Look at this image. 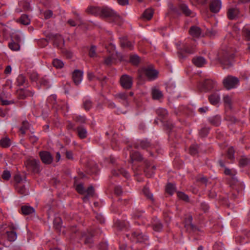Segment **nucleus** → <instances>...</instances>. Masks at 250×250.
<instances>
[{
    "label": "nucleus",
    "instance_id": "1",
    "mask_svg": "<svg viewBox=\"0 0 250 250\" xmlns=\"http://www.w3.org/2000/svg\"><path fill=\"white\" fill-rule=\"evenodd\" d=\"M100 17L102 18H108L111 21L117 24H121L122 23L121 17L108 7L101 8Z\"/></svg>",
    "mask_w": 250,
    "mask_h": 250
},
{
    "label": "nucleus",
    "instance_id": "2",
    "mask_svg": "<svg viewBox=\"0 0 250 250\" xmlns=\"http://www.w3.org/2000/svg\"><path fill=\"white\" fill-rule=\"evenodd\" d=\"M25 165L28 170L34 173H38L41 170L40 162L38 159L30 157L26 161Z\"/></svg>",
    "mask_w": 250,
    "mask_h": 250
},
{
    "label": "nucleus",
    "instance_id": "3",
    "mask_svg": "<svg viewBox=\"0 0 250 250\" xmlns=\"http://www.w3.org/2000/svg\"><path fill=\"white\" fill-rule=\"evenodd\" d=\"M131 241L139 244H146L148 237L140 230H136L132 232L130 238Z\"/></svg>",
    "mask_w": 250,
    "mask_h": 250
},
{
    "label": "nucleus",
    "instance_id": "4",
    "mask_svg": "<svg viewBox=\"0 0 250 250\" xmlns=\"http://www.w3.org/2000/svg\"><path fill=\"white\" fill-rule=\"evenodd\" d=\"M224 86L228 90L236 87L239 84V80L236 77L229 75L225 78L223 81Z\"/></svg>",
    "mask_w": 250,
    "mask_h": 250
},
{
    "label": "nucleus",
    "instance_id": "5",
    "mask_svg": "<svg viewBox=\"0 0 250 250\" xmlns=\"http://www.w3.org/2000/svg\"><path fill=\"white\" fill-rule=\"evenodd\" d=\"M141 73H142L149 80H153L158 77V72L154 69L152 66L144 67L139 70Z\"/></svg>",
    "mask_w": 250,
    "mask_h": 250
},
{
    "label": "nucleus",
    "instance_id": "6",
    "mask_svg": "<svg viewBox=\"0 0 250 250\" xmlns=\"http://www.w3.org/2000/svg\"><path fill=\"white\" fill-rule=\"evenodd\" d=\"M192 217L191 215H188L185 219V227L190 232H193L198 233L200 231V229L196 226L194 225L192 223Z\"/></svg>",
    "mask_w": 250,
    "mask_h": 250
},
{
    "label": "nucleus",
    "instance_id": "7",
    "mask_svg": "<svg viewBox=\"0 0 250 250\" xmlns=\"http://www.w3.org/2000/svg\"><path fill=\"white\" fill-rule=\"evenodd\" d=\"M120 83L124 89H129L132 86L133 78L129 75L125 74L121 77Z\"/></svg>",
    "mask_w": 250,
    "mask_h": 250
},
{
    "label": "nucleus",
    "instance_id": "8",
    "mask_svg": "<svg viewBox=\"0 0 250 250\" xmlns=\"http://www.w3.org/2000/svg\"><path fill=\"white\" fill-rule=\"evenodd\" d=\"M233 58L232 54H229L227 52L224 53L223 56L219 59L220 62L224 68L229 67L231 65Z\"/></svg>",
    "mask_w": 250,
    "mask_h": 250
},
{
    "label": "nucleus",
    "instance_id": "9",
    "mask_svg": "<svg viewBox=\"0 0 250 250\" xmlns=\"http://www.w3.org/2000/svg\"><path fill=\"white\" fill-rule=\"evenodd\" d=\"M133 146L136 149L142 148L143 149H146L148 150L149 149L152 148L153 145L151 144L150 143L146 140L138 141L133 144Z\"/></svg>",
    "mask_w": 250,
    "mask_h": 250
},
{
    "label": "nucleus",
    "instance_id": "10",
    "mask_svg": "<svg viewBox=\"0 0 250 250\" xmlns=\"http://www.w3.org/2000/svg\"><path fill=\"white\" fill-rule=\"evenodd\" d=\"M39 155L42 161L45 164H50L53 161V157L48 151H41Z\"/></svg>",
    "mask_w": 250,
    "mask_h": 250
},
{
    "label": "nucleus",
    "instance_id": "11",
    "mask_svg": "<svg viewBox=\"0 0 250 250\" xmlns=\"http://www.w3.org/2000/svg\"><path fill=\"white\" fill-rule=\"evenodd\" d=\"M33 93L25 88L17 89V98L19 99H24L28 96H32Z\"/></svg>",
    "mask_w": 250,
    "mask_h": 250
},
{
    "label": "nucleus",
    "instance_id": "12",
    "mask_svg": "<svg viewBox=\"0 0 250 250\" xmlns=\"http://www.w3.org/2000/svg\"><path fill=\"white\" fill-rule=\"evenodd\" d=\"M217 83L212 79H206L203 83V87L205 91H209L215 88Z\"/></svg>",
    "mask_w": 250,
    "mask_h": 250
},
{
    "label": "nucleus",
    "instance_id": "13",
    "mask_svg": "<svg viewBox=\"0 0 250 250\" xmlns=\"http://www.w3.org/2000/svg\"><path fill=\"white\" fill-rule=\"evenodd\" d=\"M83 72L79 70H75L72 73V79L76 85H78L83 79Z\"/></svg>",
    "mask_w": 250,
    "mask_h": 250
},
{
    "label": "nucleus",
    "instance_id": "14",
    "mask_svg": "<svg viewBox=\"0 0 250 250\" xmlns=\"http://www.w3.org/2000/svg\"><path fill=\"white\" fill-rule=\"evenodd\" d=\"M239 10L237 8H231L228 9L227 17L229 20H233L238 18Z\"/></svg>",
    "mask_w": 250,
    "mask_h": 250
},
{
    "label": "nucleus",
    "instance_id": "15",
    "mask_svg": "<svg viewBox=\"0 0 250 250\" xmlns=\"http://www.w3.org/2000/svg\"><path fill=\"white\" fill-rule=\"evenodd\" d=\"M221 7V1L220 0H213L210 3L209 8L213 13L218 12Z\"/></svg>",
    "mask_w": 250,
    "mask_h": 250
},
{
    "label": "nucleus",
    "instance_id": "16",
    "mask_svg": "<svg viewBox=\"0 0 250 250\" xmlns=\"http://www.w3.org/2000/svg\"><path fill=\"white\" fill-rule=\"evenodd\" d=\"M145 168L144 170V172H145L146 175L147 177H150L154 174V170L156 169L155 166H153L151 167V169H150V162L146 160L145 161Z\"/></svg>",
    "mask_w": 250,
    "mask_h": 250
},
{
    "label": "nucleus",
    "instance_id": "17",
    "mask_svg": "<svg viewBox=\"0 0 250 250\" xmlns=\"http://www.w3.org/2000/svg\"><path fill=\"white\" fill-rule=\"evenodd\" d=\"M94 235L93 231H88L87 233H83L80 237L84 238V243L85 245H90L93 242L92 237Z\"/></svg>",
    "mask_w": 250,
    "mask_h": 250
},
{
    "label": "nucleus",
    "instance_id": "18",
    "mask_svg": "<svg viewBox=\"0 0 250 250\" xmlns=\"http://www.w3.org/2000/svg\"><path fill=\"white\" fill-rule=\"evenodd\" d=\"M111 172L112 175L114 176L122 175L126 178H128L129 177L128 172L122 167H117L116 169L112 170Z\"/></svg>",
    "mask_w": 250,
    "mask_h": 250
},
{
    "label": "nucleus",
    "instance_id": "19",
    "mask_svg": "<svg viewBox=\"0 0 250 250\" xmlns=\"http://www.w3.org/2000/svg\"><path fill=\"white\" fill-rule=\"evenodd\" d=\"M192 62L197 67H202L206 63L205 59L201 56L195 57L192 59Z\"/></svg>",
    "mask_w": 250,
    "mask_h": 250
},
{
    "label": "nucleus",
    "instance_id": "20",
    "mask_svg": "<svg viewBox=\"0 0 250 250\" xmlns=\"http://www.w3.org/2000/svg\"><path fill=\"white\" fill-rule=\"evenodd\" d=\"M189 33L193 38H199L201 34V29L198 26H193L190 28Z\"/></svg>",
    "mask_w": 250,
    "mask_h": 250
},
{
    "label": "nucleus",
    "instance_id": "21",
    "mask_svg": "<svg viewBox=\"0 0 250 250\" xmlns=\"http://www.w3.org/2000/svg\"><path fill=\"white\" fill-rule=\"evenodd\" d=\"M54 45L58 48H62L64 43L63 38L61 35H55L53 39Z\"/></svg>",
    "mask_w": 250,
    "mask_h": 250
},
{
    "label": "nucleus",
    "instance_id": "22",
    "mask_svg": "<svg viewBox=\"0 0 250 250\" xmlns=\"http://www.w3.org/2000/svg\"><path fill=\"white\" fill-rule=\"evenodd\" d=\"M7 240L10 242H14L16 239V232L14 227L8 229L6 231Z\"/></svg>",
    "mask_w": 250,
    "mask_h": 250
},
{
    "label": "nucleus",
    "instance_id": "23",
    "mask_svg": "<svg viewBox=\"0 0 250 250\" xmlns=\"http://www.w3.org/2000/svg\"><path fill=\"white\" fill-rule=\"evenodd\" d=\"M69 233L71 239H75L81 236L82 232L79 231L76 226H71L69 228Z\"/></svg>",
    "mask_w": 250,
    "mask_h": 250
},
{
    "label": "nucleus",
    "instance_id": "24",
    "mask_svg": "<svg viewBox=\"0 0 250 250\" xmlns=\"http://www.w3.org/2000/svg\"><path fill=\"white\" fill-rule=\"evenodd\" d=\"M130 162L131 163L134 161L141 162L143 160V156L138 151L130 153Z\"/></svg>",
    "mask_w": 250,
    "mask_h": 250
},
{
    "label": "nucleus",
    "instance_id": "25",
    "mask_svg": "<svg viewBox=\"0 0 250 250\" xmlns=\"http://www.w3.org/2000/svg\"><path fill=\"white\" fill-rule=\"evenodd\" d=\"M120 44L122 47L126 48L131 50L133 48L132 43L127 40L126 37H124L120 38Z\"/></svg>",
    "mask_w": 250,
    "mask_h": 250
},
{
    "label": "nucleus",
    "instance_id": "26",
    "mask_svg": "<svg viewBox=\"0 0 250 250\" xmlns=\"http://www.w3.org/2000/svg\"><path fill=\"white\" fill-rule=\"evenodd\" d=\"M76 130L78 136L80 139H83L86 138L87 135V130L83 126H78Z\"/></svg>",
    "mask_w": 250,
    "mask_h": 250
},
{
    "label": "nucleus",
    "instance_id": "27",
    "mask_svg": "<svg viewBox=\"0 0 250 250\" xmlns=\"http://www.w3.org/2000/svg\"><path fill=\"white\" fill-rule=\"evenodd\" d=\"M86 12L95 16H100L101 13V8L98 7L89 6L86 9Z\"/></svg>",
    "mask_w": 250,
    "mask_h": 250
},
{
    "label": "nucleus",
    "instance_id": "28",
    "mask_svg": "<svg viewBox=\"0 0 250 250\" xmlns=\"http://www.w3.org/2000/svg\"><path fill=\"white\" fill-rule=\"evenodd\" d=\"M153 15V11L152 9H146L143 14L142 15L140 18L143 20L149 21L152 18Z\"/></svg>",
    "mask_w": 250,
    "mask_h": 250
},
{
    "label": "nucleus",
    "instance_id": "29",
    "mask_svg": "<svg viewBox=\"0 0 250 250\" xmlns=\"http://www.w3.org/2000/svg\"><path fill=\"white\" fill-rule=\"evenodd\" d=\"M86 195L83 197V201H88L90 197H92L94 195V189L92 186H90L85 191Z\"/></svg>",
    "mask_w": 250,
    "mask_h": 250
},
{
    "label": "nucleus",
    "instance_id": "30",
    "mask_svg": "<svg viewBox=\"0 0 250 250\" xmlns=\"http://www.w3.org/2000/svg\"><path fill=\"white\" fill-rule=\"evenodd\" d=\"M21 212L24 215H29L35 212V209L29 206H22L21 208Z\"/></svg>",
    "mask_w": 250,
    "mask_h": 250
},
{
    "label": "nucleus",
    "instance_id": "31",
    "mask_svg": "<svg viewBox=\"0 0 250 250\" xmlns=\"http://www.w3.org/2000/svg\"><path fill=\"white\" fill-rule=\"evenodd\" d=\"M21 24L27 25L30 23V19L29 18L28 16L26 14H22L18 21Z\"/></svg>",
    "mask_w": 250,
    "mask_h": 250
},
{
    "label": "nucleus",
    "instance_id": "32",
    "mask_svg": "<svg viewBox=\"0 0 250 250\" xmlns=\"http://www.w3.org/2000/svg\"><path fill=\"white\" fill-rule=\"evenodd\" d=\"M180 9L182 12L187 16H192L193 13L189 10L188 6L185 4H181L179 5Z\"/></svg>",
    "mask_w": 250,
    "mask_h": 250
},
{
    "label": "nucleus",
    "instance_id": "33",
    "mask_svg": "<svg viewBox=\"0 0 250 250\" xmlns=\"http://www.w3.org/2000/svg\"><path fill=\"white\" fill-rule=\"evenodd\" d=\"M19 5L20 7H22V9H17V12H21L22 11H27L29 10L30 8L29 3L25 1H21L19 3Z\"/></svg>",
    "mask_w": 250,
    "mask_h": 250
},
{
    "label": "nucleus",
    "instance_id": "34",
    "mask_svg": "<svg viewBox=\"0 0 250 250\" xmlns=\"http://www.w3.org/2000/svg\"><path fill=\"white\" fill-rule=\"evenodd\" d=\"M220 100L219 95L217 94H213L208 97V100L211 104L215 105L218 103Z\"/></svg>",
    "mask_w": 250,
    "mask_h": 250
},
{
    "label": "nucleus",
    "instance_id": "35",
    "mask_svg": "<svg viewBox=\"0 0 250 250\" xmlns=\"http://www.w3.org/2000/svg\"><path fill=\"white\" fill-rule=\"evenodd\" d=\"M157 114L162 119H165L168 115L166 109L162 108H159L156 111Z\"/></svg>",
    "mask_w": 250,
    "mask_h": 250
},
{
    "label": "nucleus",
    "instance_id": "36",
    "mask_svg": "<svg viewBox=\"0 0 250 250\" xmlns=\"http://www.w3.org/2000/svg\"><path fill=\"white\" fill-rule=\"evenodd\" d=\"M52 64L54 67L57 69L62 68L64 66V63L63 62L58 59H55L53 60Z\"/></svg>",
    "mask_w": 250,
    "mask_h": 250
},
{
    "label": "nucleus",
    "instance_id": "37",
    "mask_svg": "<svg viewBox=\"0 0 250 250\" xmlns=\"http://www.w3.org/2000/svg\"><path fill=\"white\" fill-rule=\"evenodd\" d=\"M29 125L28 123L26 121H23L21 126L19 129V131L22 135H24L25 134L26 131L29 129Z\"/></svg>",
    "mask_w": 250,
    "mask_h": 250
},
{
    "label": "nucleus",
    "instance_id": "38",
    "mask_svg": "<svg viewBox=\"0 0 250 250\" xmlns=\"http://www.w3.org/2000/svg\"><path fill=\"white\" fill-rule=\"evenodd\" d=\"M209 122L214 126H218L221 123V118L219 116H214L209 119Z\"/></svg>",
    "mask_w": 250,
    "mask_h": 250
},
{
    "label": "nucleus",
    "instance_id": "39",
    "mask_svg": "<svg viewBox=\"0 0 250 250\" xmlns=\"http://www.w3.org/2000/svg\"><path fill=\"white\" fill-rule=\"evenodd\" d=\"M175 185L171 183L168 184L166 188V192L171 195L175 192Z\"/></svg>",
    "mask_w": 250,
    "mask_h": 250
},
{
    "label": "nucleus",
    "instance_id": "40",
    "mask_svg": "<svg viewBox=\"0 0 250 250\" xmlns=\"http://www.w3.org/2000/svg\"><path fill=\"white\" fill-rule=\"evenodd\" d=\"M152 97L155 100H159L163 96L162 92L158 89H153L152 92Z\"/></svg>",
    "mask_w": 250,
    "mask_h": 250
},
{
    "label": "nucleus",
    "instance_id": "41",
    "mask_svg": "<svg viewBox=\"0 0 250 250\" xmlns=\"http://www.w3.org/2000/svg\"><path fill=\"white\" fill-rule=\"evenodd\" d=\"M11 145L10 140L8 138H2L0 141V145L2 147H7Z\"/></svg>",
    "mask_w": 250,
    "mask_h": 250
},
{
    "label": "nucleus",
    "instance_id": "42",
    "mask_svg": "<svg viewBox=\"0 0 250 250\" xmlns=\"http://www.w3.org/2000/svg\"><path fill=\"white\" fill-rule=\"evenodd\" d=\"M73 120L78 123L84 124L85 122L86 118L83 116L75 115L73 117Z\"/></svg>",
    "mask_w": 250,
    "mask_h": 250
},
{
    "label": "nucleus",
    "instance_id": "43",
    "mask_svg": "<svg viewBox=\"0 0 250 250\" xmlns=\"http://www.w3.org/2000/svg\"><path fill=\"white\" fill-rule=\"evenodd\" d=\"M250 162V159L245 156H242L239 160V164L241 167L247 166Z\"/></svg>",
    "mask_w": 250,
    "mask_h": 250
},
{
    "label": "nucleus",
    "instance_id": "44",
    "mask_svg": "<svg viewBox=\"0 0 250 250\" xmlns=\"http://www.w3.org/2000/svg\"><path fill=\"white\" fill-rule=\"evenodd\" d=\"M61 222L62 220L60 217H57L54 220V227L56 229H58V230H60L61 229L62 224Z\"/></svg>",
    "mask_w": 250,
    "mask_h": 250
},
{
    "label": "nucleus",
    "instance_id": "45",
    "mask_svg": "<svg viewBox=\"0 0 250 250\" xmlns=\"http://www.w3.org/2000/svg\"><path fill=\"white\" fill-rule=\"evenodd\" d=\"M152 228L154 230L160 231L162 230L163 225L160 221H157L153 225Z\"/></svg>",
    "mask_w": 250,
    "mask_h": 250
},
{
    "label": "nucleus",
    "instance_id": "46",
    "mask_svg": "<svg viewBox=\"0 0 250 250\" xmlns=\"http://www.w3.org/2000/svg\"><path fill=\"white\" fill-rule=\"evenodd\" d=\"M145 195L149 199L153 201V195L150 192L149 189L145 187L143 190Z\"/></svg>",
    "mask_w": 250,
    "mask_h": 250
},
{
    "label": "nucleus",
    "instance_id": "47",
    "mask_svg": "<svg viewBox=\"0 0 250 250\" xmlns=\"http://www.w3.org/2000/svg\"><path fill=\"white\" fill-rule=\"evenodd\" d=\"M210 130L209 127H203L199 131V135L202 137H205L207 136L209 131Z\"/></svg>",
    "mask_w": 250,
    "mask_h": 250
},
{
    "label": "nucleus",
    "instance_id": "48",
    "mask_svg": "<svg viewBox=\"0 0 250 250\" xmlns=\"http://www.w3.org/2000/svg\"><path fill=\"white\" fill-rule=\"evenodd\" d=\"M223 101L226 105L229 107H231L232 99L230 96L228 95H225L224 97Z\"/></svg>",
    "mask_w": 250,
    "mask_h": 250
},
{
    "label": "nucleus",
    "instance_id": "49",
    "mask_svg": "<svg viewBox=\"0 0 250 250\" xmlns=\"http://www.w3.org/2000/svg\"><path fill=\"white\" fill-rule=\"evenodd\" d=\"M198 146L197 145H193L190 146L189 148V153L192 155H195L198 153Z\"/></svg>",
    "mask_w": 250,
    "mask_h": 250
},
{
    "label": "nucleus",
    "instance_id": "50",
    "mask_svg": "<svg viewBox=\"0 0 250 250\" xmlns=\"http://www.w3.org/2000/svg\"><path fill=\"white\" fill-rule=\"evenodd\" d=\"M234 149L233 147H230L229 148L227 151L228 158L230 160H233L234 159Z\"/></svg>",
    "mask_w": 250,
    "mask_h": 250
},
{
    "label": "nucleus",
    "instance_id": "51",
    "mask_svg": "<svg viewBox=\"0 0 250 250\" xmlns=\"http://www.w3.org/2000/svg\"><path fill=\"white\" fill-rule=\"evenodd\" d=\"M39 82L41 83V85H43L46 88L49 87L50 86L49 81L46 78L43 77V78H41Z\"/></svg>",
    "mask_w": 250,
    "mask_h": 250
},
{
    "label": "nucleus",
    "instance_id": "52",
    "mask_svg": "<svg viewBox=\"0 0 250 250\" xmlns=\"http://www.w3.org/2000/svg\"><path fill=\"white\" fill-rule=\"evenodd\" d=\"M76 189L77 191L81 194H84L85 193V190L82 184H78L76 186Z\"/></svg>",
    "mask_w": 250,
    "mask_h": 250
},
{
    "label": "nucleus",
    "instance_id": "53",
    "mask_svg": "<svg viewBox=\"0 0 250 250\" xmlns=\"http://www.w3.org/2000/svg\"><path fill=\"white\" fill-rule=\"evenodd\" d=\"M96 47L94 45L91 46L89 51V56L91 58L95 57L96 56Z\"/></svg>",
    "mask_w": 250,
    "mask_h": 250
},
{
    "label": "nucleus",
    "instance_id": "54",
    "mask_svg": "<svg viewBox=\"0 0 250 250\" xmlns=\"http://www.w3.org/2000/svg\"><path fill=\"white\" fill-rule=\"evenodd\" d=\"M83 104L84 108L86 110H89L92 106V102H91V101H90L89 100H85V102H84Z\"/></svg>",
    "mask_w": 250,
    "mask_h": 250
},
{
    "label": "nucleus",
    "instance_id": "55",
    "mask_svg": "<svg viewBox=\"0 0 250 250\" xmlns=\"http://www.w3.org/2000/svg\"><path fill=\"white\" fill-rule=\"evenodd\" d=\"M177 196L180 199H181L184 201H188V199H189L188 196L182 192H178Z\"/></svg>",
    "mask_w": 250,
    "mask_h": 250
},
{
    "label": "nucleus",
    "instance_id": "56",
    "mask_svg": "<svg viewBox=\"0 0 250 250\" xmlns=\"http://www.w3.org/2000/svg\"><path fill=\"white\" fill-rule=\"evenodd\" d=\"M196 51L195 47H189L188 46H185L184 48V51L185 53H188V54H193Z\"/></svg>",
    "mask_w": 250,
    "mask_h": 250
},
{
    "label": "nucleus",
    "instance_id": "57",
    "mask_svg": "<svg viewBox=\"0 0 250 250\" xmlns=\"http://www.w3.org/2000/svg\"><path fill=\"white\" fill-rule=\"evenodd\" d=\"M130 61L132 64L137 65L139 62V58L136 55L131 56L130 58Z\"/></svg>",
    "mask_w": 250,
    "mask_h": 250
},
{
    "label": "nucleus",
    "instance_id": "58",
    "mask_svg": "<svg viewBox=\"0 0 250 250\" xmlns=\"http://www.w3.org/2000/svg\"><path fill=\"white\" fill-rule=\"evenodd\" d=\"M26 80L25 77L22 74L19 75L17 79L19 85L22 84L23 83H25Z\"/></svg>",
    "mask_w": 250,
    "mask_h": 250
},
{
    "label": "nucleus",
    "instance_id": "59",
    "mask_svg": "<svg viewBox=\"0 0 250 250\" xmlns=\"http://www.w3.org/2000/svg\"><path fill=\"white\" fill-rule=\"evenodd\" d=\"M17 51L20 49V46L24 43L23 41L19 36H17Z\"/></svg>",
    "mask_w": 250,
    "mask_h": 250
},
{
    "label": "nucleus",
    "instance_id": "60",
    "mask_svg": "<svg viewBox=\"0 0 250 250\" xmlns=\"http://www.w3.org/2000/svg\"><path fill=\"white\" fill-rule=\"evenodd\" d=\"M224 173L226 175L231 176L232 178H234V176L235 175V171H232L231 169L227 168H225Z\"/></svg>",
    "mask_w": 250,
    "mask_h": 250
},
{
    "label": "nucleus",
    "instance_id": "61",
    "mask_svg": "<svg viewBox=\"0 0 250 250\" xmlns=\"http://www.w3.org/2000/svg\"><path fill=\"white\" fill-rule=\"evenodd\" d=\"M127 94L126 93H121L116 95L117 98H120L122 100L125 101L127 98Z\"/></svg>",
    "mask_w": 250,
    "mask_h": 250
},
{
    "label": "nucleus",
    "instance_id": "62",
    "mask_svg": "<svg viewBox=\"0 0 250 250\" xmlns=\"http://www.w3.org/2000/svg\"><path fill=\"white\" fill-rule=\"evenodd\" d=\"M11 176L10 173L8 170H4L1 175V177L4 180H8Z\"/></svg>",
    "mask_w": 250,
    "mask_h": 250
},
{
    "label": "nucleus",
    "instance_id": "63",
    "mask_svg": "<svg viewBox=\"0 0 250 250\" xmlns=\"http://www.w3.org/2000/svg\"><path fill=\"white\" fill-rule=\"evenodd\" d=\"M244 36L246 40L248 41H250V30L247 28H245L243 30Z\"/></svg>",
    "mask_w": 250,
    "mask_h": 250
},
{
    "label": "nucleus",
    "instance_id": "64",
    "mask_svg": "<svg viewBox=\"0 0 250 250\" xmlns=\"http://www.w3.org/2000/svg\"><path fill=\"white\" fill-rule=\"evenodd\" d=\"M18 188V192L22 195H26L27 193L26 190L24 186H21V187H17Z\"/></svg>",
    "mask_w": 250,
    "mask_h": 250
}]
</instances>
